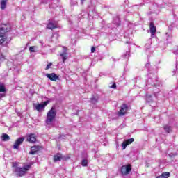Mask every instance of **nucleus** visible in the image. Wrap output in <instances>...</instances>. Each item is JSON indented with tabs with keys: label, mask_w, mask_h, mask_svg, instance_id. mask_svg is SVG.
Here are the masks:
<instances>
[{
	"label": "nucleus",
	"mask_w": 178,
	"mask_h": 178,
	"mask_svg": "<svg viewBox=\"0 0 178 178\" xmlns=\"http://www.w3.org/2000/svg\"><path fill=\"white\" fill-rule=\"evenodd\" d=\"M94 52H95V47H91V53L94 54Z\"/></svg>",
	"instance_id": "bb28decb"
},
{
	"label": "nucleus",
	"mask_w": 178,
	"mask_h": 178,
	"mask_svg": "<svg viewBox=\"0 0 178 178\" xmlns=\"http://www.w3.org/2000/svg\"><path fill=\"white\" fill-rule=\"evenodd\" d=\"M13 168H14L15 169H16V168H19L17 167V163H13Z\"/></svg>",
	"instance_id": "a878e982"
},
{
	"label": "nucleus",
	"mask_w": 178,
	"mask_h": 178,
	"mask_svg": "<svg viewBox=\"0 0 178 178\" xmlns=\"http://www.w3.org/2000/svg\"><path fill=\"white\" fill-rule=\"evenodd\" d=\"M127 111H129V106H127V104H123L120 106V110L118 112L119 116H124L127 113Z\"/></svg>",
	"instance_id": "39448f33"
},
{
	"label": "nucleus",
	"mask_w": 178,
	"mask_h": 178,
	"mask_svg": "<svg viewBox=\"0 0 178 178\" xmlns=\"http://www.w3.org/2000/svg\"><path fill=\"white\" fill-rule=\"evenodd\" d=\"M51 66H52V63H49V64H47L45 70H48L49 69H51Z\"/></svg>",
	"instance_id": "4be33fe9"
},
{
	"label": "nucleus",
	"mask_w": 178,
	"mask_h": 178,
	"mask_svg": "<svg viewBox=\"0 0 178 178\" xmlns=\"http://www.w3.org/2000/svg\"><path fill=\"white\" fill-rule=\"evenodd\" d=\"M62 159H63L62 154L58 153L54 156V162H58V161H60Z\"/></svg>",
	"instance_id": "2eb2a0df"
},
{
	"label": "nucleus",
	"mask_w": 178,
	"mask_h": 178,
	"mask_svg": "<svg viewBox=\"0 0 178 178\" xmlns=\"http://www.w3.org/2000/svg\"><path fill=\"white\" fill-rule=\"evenodd\" d=\"M6 3H8V0H1L0 6L1 10H5V9H6Z\"/></svg>",
	"instance_id": "dca6fc26"
},
{
	"label": "nucleus",
	"mask_w": 178,
	"mask_h": 178,
	"mask_svg": "<svg viewBox=\"0 0 178 178\" xmlns=\"http://www.w3.org/2000/svg\"><path fill=\"white\" fill-rule=\"evenodd\" d=\"M163 129L166 133H171L172 131V127L168 125H164Z\"/></svg>",
	"instance_id": "6ab92c4d"
},
{
	"label": "nucleus",
	"mask_w": 178,
	"mask_h": 178,
	"mask_svg": "<svg viewBox=\"0 0 178 178\" xmlns=\"http://www.w3.org/2000/svg\"><path fill=\"white\" fill-rule=\"evenodd\" d=\"M149 30L152 35L154 37L156 33V26H155V23H154V22L149 23Z\"/></svg>",
	"instance_id": "f8f14e48"
},
{
	"label": "nucleus",
	"mask_w": 178,
	"mask_h": 178,
	"mask_svg": "<svg viewBox=\"0 0 178 178\" xmlns=\"http://www.w3.org/2000/svg\"><path fill=\"white\" fill-rule=\"evenodd\" d=\"M8 31H10V24H3L0 28V33L1 34H6Z\"/></svg>",
	"instance_id": "6e6552de"
},
{
	"label": "nucleus",
	"mask_w": 178,
	"mask_h": 178,
	"mask_svg": "<svg viewBox=\"0 0 178 178\" xmlns=\"http://www.w3.org/2000/svg\"><path fill=\"white\" fill-rule=\"evenodd\" d=\"M132 143H134V138H133L124 140L122 143V149H126L127 145H130Z\"/></svg>",
	"instance_id": "ddd939ff"
},
{
	"label": "nucleus",
	"mask_w": 178,
	"mask_h": 178,
	"mask_svg": "<svg viewBox=\"0 0 178 178\" xmlns=\"http://www.w3.org/2000/svg\"><path fill=\"white\" fill-rule=\"evenodd\" d=\"M6 40H8V37H6L3 33H0V45H2Z\"/></svg>",
	"instance_id": "f3484780"
},
{
	"label": "nucleus",
	"mask_w": 178,
	"mask_h": 178,
	"mask_svg": "<svg viewBox=\"0 0 178 178\" xmlns=\"http://www.w3.org/2000/svg\"><path fill=\"white\" fill-rule=\"evenodd\" d=\"M47 29L49 30H54V29H58V26L54 24L52 22H49L47 24Z\"/></svg>",
	"instance_id": "4468645a"
},
{
	"label": "nucleus",
	"mask_w": 178,
	"mask_h": 178,
	"mask_svg": "<svg viewBox=\"0 0 178 178\" xmlns=\"http://www.w3.org/2000/svg\"><path fill=\"white\" fill-rule=\"evenodd\" d=\"M111 88H116V83H114L111 86Z\"/></svg>",
	"instance_id": "c85d7f7f"
},
{
	"label": "nucleus",
	"mask_w": 178,
	"mask_h": 178,
	"mask_svg": "<svg viewBox=\"0 0 178 178\" xmlns=\"http://www.w3.org/2000/svg\"><path fill=\"white\" fill-rule=\"evenodd\" d=\"M146 98L147 99H150V101H152V95H147Z\"/></svg>",
	"instance_id": "5701e85b"
},
{
	"label": "nucleus",
	"mask_w": 178,
	"mask_h": 178,
	"mask_svg": "<svg viewBox=\"0 0 178 178\" xmlns=\"http://www.w3.org/2000/svg\"><path fill=\"white\" fill-rule=\"evenodd\" d=\"M48 104H49V100L36 104L35 105V109L38 111V112H41L42 109H45V107L47 105H48Z\"/></svg>",
	"instance_id": "20e7f679"
},
{
	"label": "nucleus",
	"mask_w": 178,
	"mask_h": 178,
	"mask_svg": "<svg viewBox=\"0 0 178 178\" xmlns=\"http://www.w3.org/2000/svg\"><path fill=\"white\" fill-rule=\"evenodd\" d=\"M131 172V165L128 164L127 165H122L120 169V172L122 176H127V175H130Z\"/></svg>",
	"instance_id": "7ed1b4c3"
},
{
	"label": "nucleus",
	"mask_w": 178,
	"mask_h": 178,
	"mask_svg": "<svg viewBox=\"0 0 178 178\" xmlns=\"http://www.w3.org/2000/svg\"><path fill=\"white\" fill-rule=\"evenodd\" d=\"M6 95L3 93H0V98H5Z\"/></svg>",
	"instance_id": "cd10ccee"
},
{
	"label": "nucleus",
	"mask_w": 178,
	"mask_h": 178,
	"mask_svg": "<svg viewBox=\"0 0 178 178\" xmlns=\"http://www.w3.org/2000/svg\"><path fill=\"white\" fill-rule=\"evenodd\" d=\"M56 118V108L55 106H52L51 108L48 111L46 118V123L51 124L55 120Z\"/></svg>",
	"instance_id": "f257e3e1"
},
{
	"label": "nucleus",
	"mask_w": 178,
	"mask_h": 178,
	"mask_svg": "<svg viewBox=\"0 0 178 178\" xmlns=\"http://www.w3.org/2000/svg\"><path fill=\"white\" fill-rule=\"evenodd\" d=\"M46 76L51 81H58L60 80L59 76L56 73L47 74Z\"/></svg>",
	"instance_id": "1a4fd4ad"
},
{
	"label": "nucleus",
	"mask_w": 178,
	"mask_h": 178,
	"mask_svg": "<svg viewBox=\"0 0 178 178\" xmlns=\"http://www.w3.org/2000/svg\"><path fill=\"white\" fill-rule=\"evenodd\" d=\"M42 149V147L38 146V145H35L32 146L31 147V151L29 152V154L31 155H35L37 152Z\"/></svg>",
	"instance_id": "9d476101"
},
{
	"label": "nucleus",
	"mask_w": 178,
	"mask_h": 178,
	"mask_svg": "<svg viewBox=\"0 0 178 178\" xmlns=\"http://www.w3.org/2000/svg\"><path fill=\"white\" fill-rule=\"evenodd\" d=\"M26 141L28 143H37V136L34 134H30L26 136Z\"/></svg>",
	"instance_id": "423d86ee"
},
{
	"label": "nucleus",
	"mask_w": 178,
	"mask_h": 178,
	"mask_svg": "<svg viewBox=\"0 0 178 178\" xmlns=\"http://www.w3.org/2000/svg\"><path fill=\"white\" fill-rule=\"evenodd\" d=\"M63 52L60 54V56L63 59V63H65L66 62V59H67V47H63Z\"/></svg>",
	"instance_id": "9b49d317"
},
{
	"label": "nucleus",
	"mask_w": 178,
	"mask_h": 178,
	"mask_svg": "<svg viewBox=\"0 0 178 178\" xmlns=\"http://www.w3.org/2000/svg\"><path fill=\"white\" fill-rule=\"evenodd\" d=\"M81 165H82V166H88V161L86 159H83V160H82Z\"/></svg>",
	"instance_id": "412c9836"
},
{
	"label": "nucleus",
	"mask_w": 178,
	"mask_h": 178,
	"mask_svg": "<svg viewBox=\"0 0 178 178\" xmlns=\"http://www.w3.org/2000/svg\"><path fill=\"white\" fill-rule=\"evenodd\" d=\"M30 52H35V50H34V46H31L29 47Z\"/></svg>",
	"instance_id": "b1692460"
},
{
	"label": "nucleus",
	"mask_w": 178,
	"mask_h": 178,
	"mask_svg": "<svg viewBox=\"0 0 178 178\" xmlns=\"http://www.w3.org/2000/svg\"><path fill=\"white\" fill-rule=\"evenodd\" d=\"M91 102H92V104H95V103L97 102V99H95V97H92V98L91 99Z\"/></svg>",
	"instance_id": "393cba45"
},
{
	"label": "nucleus",
	"mask_w": 178,
	"mask_h": 178,
	"mask_svg": "<svg viewBox=\"0 0 178 178\" xmlns=\"http://www.w3.org/2000/svg\"><path fill=\"white\" fill-rule=\"evenodd\" d=\"M1 140L2 141H9L10 140V138L9 137V135L6 134H3L1 136Z\"/></svg>",
	"instance_id": "a211bd4d"
},
{
	"label": "nucleus",
	"mask_w": 178,
	"mask_h": 178,
	"mask_svg": "<svg viewBox=\"0 0 178 178\" xmlns=\"http://www.w3.org/2000/svg\"><path fill=\"white\" fill-rule=\"evenodd\" d=\"M24 141V138L21 137L17 139L14 143L13 149H19V147H20L21 144H23V142Z\"/></svg>",
	"instance_id": "0eeeda50"
},
{
	"label": "nucleus",
	"mask_w": 178,
	"mask_h": 178,
	"mask_svg": "<svg viewBox=\"0 0 178 178\" xmlns=\"http://www.w3.org/2000/svg\"><path fill=\"white\" fill-rule=\"evenodd\" d=\"M0 92H6V88L3 83H0Z\"/></svg>",
	"instance_id": "aec40b11"
},
{
	"label": "nucleus",
	"mask_w": 178,
	"mask_h": 178,
	"mask_svg": "<svg viewBox=\"0 0 178 178\" xmlns=\"http://www.w3.org/2000/svg\"><path fill=\"white\" fill-rule=\"evenodd\" d=\"M31 168V165H24L23 168H15L14 170L15 173L18 176V177H22L25 176L26 173L30 170Z\"/></svg>",
	"instance_id": "f03ea898"
}]
</instances>
